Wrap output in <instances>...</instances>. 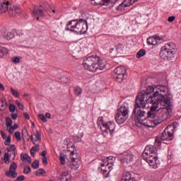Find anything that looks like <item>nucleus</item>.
<instances>
[{"label":"nucleus","mask_w":181,"mask_h":181,"mask_svg":"<svg viewBox=\"0 0 181 181\" xmlns=\"http://www.w3.org/2000/svg\"><path fill=\"white\" fill-rule=\"evenodd\" d=\"M146 107V101H145V94L144 92L139 93L136 98L135 105L132 115V118L148 128H155L159 124H162L163 121H166L169 118V113H166L168 110L165 109H158L155 106H151L150 110L147 112L145 117V107Z\"/></svg>","instance_id":"1"},{"label":"nucleus","mask_w":181,"mask_h":181,"mask_svg":"<svg viewBox=\"0 0 181 181\" xmlns=\"http://www.w3.org/2000/svg\"><path fill=\"white\" fill-rule=\"evenodd\" d=\"M140 93H144L145 96L147 95L148 98L146 100V103L152 104L153 107L158 108V105H160V110H166V113L172 114V110L173 105H172V98H170V93H169V88L168 86L158 85L155 88L148 86L146 90L141 91Z\"/></svg>","instance_id":"2"},{"label":"nucleus","mask_w":181,"mask_h":181,"mask_svg":"<svg viewBox=\"0 0 181 181\" xmlns=\"http://www.w3.org/2000/svg\"><path fill=\"white\" fill-rule=\"evenodd\" d=\"M83 65L86 70L92 71V73H101V71L105 69V64H103V60L95 56L87 57L83 60Z\"/></svg>","instance_id":"3"},{"label":"nucleus","mask_w":181,"mask_h":181,"mask_svg":"<svg viewBox=\"0 0 181 181\" xmlns=\"http://www.w3.org/2000/svg\"><path fill=\"white\" fill-rule=\"evenodd\" d=\"M87 21L81 18L78 20H71L66 25V30H69V32H74L75 33H78L81 35L83 33H86V30H87Z\"/></svg>","instance_id":"4"},{"label":"nucleus","mask_w":181,"mask_h":181,"mask_svg":"<svg viewBox=\"0 0 181 181\" xmlns=\"http://www.w3.org/2000/svg\"><path fill=\"white\" fill-rule=\"evenodd\" d=\"M129 107H128V104H123L117 110V113L115 117V121L117 124L121 125V124H124L127 119H128V117H129Z\"/></svg>","instance_id":"5"},{"label":"nucleus","mask_w":181,"mask_h":181,"mask_svg":"<svg viewBox=\"0 0 181 181\" xmlns=\"http://www.w3.org/2000/svg\"><path fill=\"white\" fill-rule=\"evenodd\" d=\"M98 127L103 132H106L107 134L109 132L110 135H112L114 131H115V123L112 122L105 123L104 122V118L103 117H100L98 119Z\"/></svg>","instance_id":"6"},{"label":"nucleus","mask_w":181,"mask_h":181,"mask_svg":"<svg viewBox=\"0 0 181 181\" xmlns=\"http://www.w3.org/2000/svg\"><path fill=\"white\" fill-rule=\"evenodd\" d=\"M171 126L167 127L164 131L161 133L160 137H157L155 141L156 146H160V141H172L173 139V130L170 129Z\"/></svg>","instance_id":"7"},{"label":"nucleus","mask_w":181,"mask_h":181,"mask_svg":"<svg viewBox=\"0 0 181 181\" xmlns=\"http://www.w3.org/2000/svg\"><path fill=\"white\" fill-rule=\"evenodd\" d=\"M112 157L102 158V163H100L102 168L105 166V169L102 168L103 176L105 177H108V175H110V172L112 170V165H114V160H112Z\"/></svg>","instance_id":"8"},{"label":"nucleus","mask_w":181,"mask_h":181,"mask_svg":"<svg viewBox=\"0 0 181 181\" xmlns=\"http://www.w3.org/2000/svg\"><path fill=\"white\" fill-rule=\"evenodd\" d=\"M142 158L144 160H146V162L153 168V169H158L159 164L160 163L158 158H155V157L146 152V150L143 152Z\"/></svg>","instance_id":"9"},{"label":"nucleus","mask_w":181,"mask_h":181,"mask_svg":"<svg viewBox=\"0 0 181 181\" xmlns=\"http://www.w3.org/2000/svg\"><path fill=\"white\" fill-rule=\"evenodd\" d=\"M114 77L116 78L118 83H122L125 77H127V69L120 66H117L114 70Z\"/></svg>","instance_id":"10"},{"label":"nucleus","mask_w":181,"mask_h":181,"mask_svg":"<svg viewBox=\"0 0 181 181\" xmlns=\"http://www.w3.org/2000/svg\"><path fill=\"white\" fill-rule=\"evenodd\" d=\"M72 150H71V149ZM68 152H70V158L71 160V163L69 165L71 169H78V163L76 161L77 159V150H74V146H71V147H67Z\"/></svg>","instance_id":"11"},{"label":"nucleus","mask_w":181,"mask_h":181,"mask_svg":"<svg viewBox=\"0 0 181 181\" xmlns=\"http://www.w3.org/2000/svg\"><path fill=\"white\" fill-rule=\"evenodd\" d=\"M175 54H172V52H170V51H168V49H165L163 48V47H161L160 52V57L163 59V60H167V62H172L173 59H175Z\"/></svg>","instance_id":"12"},{"label":"nucleus","mask_w":181,"mask_h":181,"mask_svg":"<svg viewBox=\"0 0 181 181\" xmlns=\"http://www.w3.org/2000/svg\"><path fill=\"white\" fill-rule=\"evenodd\" d=\"M134 154L131 152H124L121 158V162L123 165H131L134 160Z\"/></svg>","instance_id":"13"},{"label":"nucleus","mask_w":181,"mask_h":181,"mask_svg":"<svg viewBox=\"0 0 181 181\" xmlns=\"http://www.w3.org/2000/svg\"><path fill=\"white\" fill-rule=\"evenodd\" d=\"M16 169H18V165L15 162H13L10 165L8 171L6 172V176H8V177H13V179H15L18 176Z\"/></svg>","instance_id":"14"},{"label":"nucleus","mask_w":181,"mask_h":181,"mask_svg":"<svg viewBox=\"0 0 181 181\" xmlns=\"http://www.w3.org/2000/svg\"><path fill=\"white\" fill-rule=\"evenodd\" d=\"M8 16L13 18V16H19L22 13V8L18 6L11 5L8 9Z\"/></svg>","instance_id":"15"},{"label":"nucleus","mask_w":181,"mask_h":181,"mask_svg":"<svg viewBox=\"0 0 181 181\" xmlns=\"http://www.w3.org/2000/svg\"><path fill=\"white\" fill-rule=\"evenodd\" d=\"M144 151L154 158V159H158V149H156V147L153 146H146Z\"/></svg>","instance_id":"16"},{"label":"nucleus","mask_w":181,"mask_h":181,"mask_svg":"<svg viewBox=\"0 0 181 181\" xmlns=\"http://www.w3.org/2000/svg\"><path fill=\"white\" fill-rule=\"evenodd\" d=\"M163 48L165 49L167 51L171 52L173 54L176 56V52H177V48L176 45L173 42H169L165 45Z\"/></svg>","instance_id":"17"},{"label":"nucleus","mask_w":181,"mask_h":181,"mask_svg":"<svg viewBox=\"0 0 181 181\" xmlns=\"http://www.w3.org/2000/svg\"><path fill=\"white\" fill-rule=\"evenodd\" d=\"M11 7V4L9 1H4L0 4V13H5V12H9V8Z\"/></svg>","instance_id":"18"},{"label":"nucleus","mask_w":181,"mask_h":181,"mask_svg":"<svg viewBox=\"0 0 181 181\" xmlns=\"http://www.w3.org/2000/svg\"><path fill=\"white\" fill-rule=\"evenodd\" d=\"M30 139L31 142H33L34 145H36V142H37V141H42V134H40V132L37 130L36 134H33L30 136Z\"/></svg>","instance_id":"19"},{"label":"nucleus","mask_w":181,"mask_h":181,"mask_svg":"<svg viewBox=\"0 0 181 181\" xmlns=\"http://www.w3.org/2000/svg\"><path fill=\"white\" fill-rule=\"evenodd\" d=\"M158 40H160V37L159 36H152L147 38V44L151 45H158Z\"/></svg>","instance_id":"20"},{"label":"nucleus","mask_w":181,"mask_h":181,"mask_svg":"<svg viewBox=\"0 0 181 181\" xmlns=\"http://www.w3.org/2000/svg\"><path fill=\"white\" fill-rule=\"evenodd\" d=\"M3 37L6 40H11L15 37V34L12 31H8V30H4L2 33Z\"/></svg>","instance_id":"21"},{"label":"nucleus","mask_w":181,"mask_h":181,"mask_svg":"<svg viewBox=\"0 0 181 181\" xmlns=\"http://www.w3.org/2000/svg\"><path fill=\"white\" fill-rule=\"evenodd\" d=\"M33 13L35 17H37V21H39V16H45L43 10L40 9V8L36 6L33 8Z\"/></svg>","instance_id":"22"},{"label":"nucleus","mask_w":181,"mask_h":181,"mask_svg":"<svg viewBox=\"0 0 181 181\" xmlns=\"http://www.w3.org/2000/svg\"><path fill=\"white\" fill-rule=\"evenodd\" d=\"M131 180H135V179L132 177V175L131 174V173L127 172L123 174L120 181H131Z\"/></svg>","instance_id":"23"},{"label":"nucleus","mask_w":181,"mask_h":181,"mask_svg":"<svg viewBox=\"0 0 181 181\" xmlns=\"http://www.w3.org/2000/svg\"><path fill=\"white\" fill-rule=\"evenodd\" d=\"M61 181H71L70 176H69V172L64 171L60 176Z\"/></svg>","instance_id":"24"},{"label":"nucleus","mask_w":181,"mask_h":181,"mask_svg":"<svg viewBox=\"0 0 181 181\" xmlns=\"http://www.w3.org/2000/svg\"><path fill=\"white\" fill-rule=\"evenodd\" d=\"M21 158L23 162H28V163H32V159L30 158V156H29V155L26 153L21 154Z\"/></svg>","instance_id":"25"},{"label":"nucleus","mask_w":181,"mask_h":181,"mask_svg":"<svg viewBox=\"0 0 181 181\" xmlns=\"http://www.w3.org/2000/svg\"><path fill=\"white\" fill-rule=\"evenodd\" d=\"M8 52L9 51L6 47L0 45V59H1V57H4L5 54H8Z\"/></svg>","instance_id":"26"},{"label":"nucleus","mask_w":181,"mask_h":181,"mask_svg":"<svg viewBox=\"0 0 181 181\" xmlns=\"http://www.w3.org/2000/svg\"><path fill=\"white\" fill-rule=\"evenodd\" d=\"M136 1H138V0H124L122 2L124 3V6L128 8L129 6H131V5H134Z\"/></svg>","instance_id":"27"},{"label":"nucleus","mask_w":181,"mask_h":181,"mask_svg":"<svg viewBox=\"0 0 181 181\" xmlns=\"http://www.w3.org/2000/svg\"><path fill=\"white\" fill-rule=\"evenodd\" d=\"M144 54H146V51L145 49H140L136 54V57L137 59H141V57H144Z\"/></svg>","instance_id":"28"},{"label":"nucleus","mask_w":181,"mask_h":181,"mask_svg":"<svg viewBox=\"0 0 181 181\" xmlns=\"http://www.w3.org/2000/svg\"><path fill=\"white\" fill-rule=\"evenodd\" d=\"M59 160L61 162V164L66 165V155H64V153H60Z\"/></svg>","instance_id":"29"},{"label":"nucleus","mask_w":181,"mask_h":181,"mask_svg":"<svg viewBox=\"0 0 181 181\" xmlns=\"http://www.w3.org/2000/svg\"><path fill=\"white\" fill-rule=\"evenodd\" d=\"M74 93L76 95H81V93H83V89L80 88V86H76L74 88Z\"/></svg>","instance_id":"30"},{"label":"nucleus","mask_w":181,"mask_h":181,"mask_svg":"<svg viewBox=\"0 0 181 181\" xmlns=\"http://www.w3.org/2000/svg\"><path fill=\"white\" fill-rule=\"evenodd\" d=\"M11 91L13 97L16 98H19V92L17 90H15L13 88H11Z\"/></svg>","instance_id":"31"},{"label":"nucleus","mask_w":181,"mask_h":181,"mask_svg":"<svg viewBox=\"0 0 181 181\" xmlns=\"http://www.w3.org/2000/svg\"><path fill=\"white\" fill-rule=\"evenodd\" d=\"M103 0H91L92 5H94L95 6H101V2Z\"/></svg>","instance_id":"32"},{"label":"nucleus","mask_w":181,"mask_h":181,"mask_svg":"<svg viewBox=\"0 0 181 181\" xmlns=\"http://www.w3.org/2000/svg\"><path fill=\"white\" fill-rule=\"evenodd\" d=\"M11 155L12 154H9V153H4V160L6 164H8V162H9V158H11Z\"/></svg>","instance_id":"33"},{"label":"nucleus","mask_w":181,"mask_h":181,"mask_svg":"<svg viewBox=\"0 0 181 181\" xmlns=\"http://www.w3.org/2000/svg\"><path fill=\"white\" fill-rule=\"evenodd\" d=\"M31 167L33 169H39V160H35V161H33V163L31 164Z\"/></svg>","instance_id":"34"},{"label":"nucleus","mask_w":181,"mask_h":181,"mask_svg":"<svg viewBox=\"0 0 181 181\" xmlns=\"http://www.w3.org/2000/svg\"><path fill=\"white\" fill-rule=\"evenodd\" d=\"M6 150L8 152H13V151H16V146H15V144H11L9 147L6 148Z\"/></svg>","instance_id":"35"},{"label":"nucleus","mask_w":181,"mask_h":181,"mask_svg":"<svg viewBox=\"0 0 181 181\" xmlns=\"http://www.w3.org/2000/svg\"><path fill=\"white\" fill-rule=\"evenodd\" d=\"M36 176H40V175H43L44 173H46V170H45V169L43 168H40L39 170H37L36 172Z\"/></svg>","instance_id":"36"},{"label":"nucleus","mask_w":181,"mask_h":181,"mask_svg":"<svg viewBox=\"0 0 181 181\" xmlns=\"http://www.w3.org/2000/svg\"><path fill=\"white\" fill-rule=\"evenodd\" d=\"M125 8H127V6H125V4H124L123 1L122 2V4H120L118 6L117 10V11H125Z\"/></svg>","instance_id":"37"},{"label":"nucleus","mask_w":181,"mask_h":181,"mask_svg":"<svg viewBox=\"0 0 181 181\" xmlns=\"http://www.w3.org/2000/svg\"><path fill=\"white\" fill-rule=\"evenodd\" d=\"M30 172H32V169H30V167L26 166L24 168L23 173H25V175H29Z\"/></svg>","instance_id":"38"},{"label":"nucleus","mask_w":181,"mask_h":181,"mask_svg":"<svg viewBox=\"0 0 181 181\" xmlns=\"http://www.w3.org/2000/svg\"><path fill=\"white\" fill-rule=\"evenodd\" d=\"M38 118L42 121V122H47V119H46V116L43 114L38 115Z\"/></svg>","instance_id":"39"},{"label":"nucleus","mask_w":181,"mask_h":181,"mask_svg":"<svg viewBox=\"0 0 181 181\" xmlns=\"http://www.w3.org/2000/svg\"><path fill=\"white\" fill-rule=\"evenodd\" d=\"M11 61L13 63L18 64V63L21 62V59L19 58V57H15L11 59Z\"/></svg>","instance_id":"40"},{"label":"nucleus","mask_w":181,"mask_h":181,"mask_svg":"<svg viewBox=\"0 0 181 181\" xmlns=\"http://www.w3.org/2000/svg\"><path fill=\"white\" fill-rule=\"evenodd\" d=\"M4 145H6V146L11 145V136H8L6 140L4 141Z\"/></svg>","instance_id":"41"},{"label":"nucleus","mask_w":181,"mask_h":181,"mask_svg":"<svg viewBox=\"0 0 181 181\" xmlns=\"http://www.w3.org/2000/svg\"><path fill=\"white\" fill-rule=\"evenodd\" d=\"M15 137L16 138L17 141H22V138L21 137L20 132H15Z\"/></svg>","instance_id":"42"},{"label":"nucleus","mask_w":181,"mask_h":181,"mask_svg":"<svg viewBox=\"0 0 181 181\" xmlns=\"http://www.w3.org/2000/svg\"><path fill=\"white\" fill-rule=\"evenodd\" d=\"M6 127L12 125V119L9 117H6Z\"/></svg>","instance_id":"43"},{"label":"nucleus","mask_w":181,"mask_h":181,"mask_svg":"<svg viewBox=\"0 0 181 181\" xmlns=\"http://www.w3.org/2000/svg\"><path fill=\"white\" fill-rule=\"evenodd\" d=\"M111 4L110 0H102L100 6H103V5H110Z\"/></svg>","instance_id":"44"},{"label":"nucleus","mask_w":181,"mask_h":181,"mask_svg":"<svg viewBox=\"0 0 181 181\" xmlns=\"http://www.w3.org/2000/svg\"><path fill=\"white\" fill-rule=\"evenodd\" d=\"M16 104L18 105L19 110H23V105L19 100H16Z\"/></svg>","instance_id":"45"},{"label":"nucleus","mask_w":181,"mask_h":181,"mask_svg":"<svg viewBox=\"0 0 181 181\" xmlns=\"http://www.w3.org/2000/svg\"><path fill=\"white\" fill-rule=\"evenodd\" d=\"M8 110L10 112H15V105L13 104H10L8 106Z\"/></svg>","instance_id":"46"},{"label":"nucleus","mask_w":181,"mask_h":181,"mask_svg":"<svg viewBox=\"0 0 181 181\" xmlns=\"http://www.w3.org/2000/svg\"><path fill=\"white\" fill-rule=\"evenodd\" d=\"M6 129H7V130L8 131V132L10 134H13V132L15 131V130H13V127H12V125L11 126H6Z\"/></svg>","instance_id":"47"},{"label":"nucleus","mask_w":181,"mask_h":181,"mask_svg":"<svg viewBox=\"0 0 181 181\" xmlns=\"http://www.w3.org/2000/svg\"><path fill=\"white\" fill-rule=\"evenodd\" d=\"M124 49V45L121 43H119L116 45V50H122Z\"/></svg>","instance_id":"48"},{"label":"nucleus","mask_w":181,"mask_h":181,"mask_svg":"<svg viewBox=\"0 0 181 181\" xmlns=\"http://www.w3.org/2000/svg\"><path fill=\"white\" fill-rule=\"evenodd\" d=\"M22 135H27L28 136H29V132L28 131V129L26 128H24L22 130Z\"/></svg>","instance_id":"49"},{"label":"nucleus","mask_w":181,"mask_h":181,"mask_svg":"<svg viewBox=\"0 0 181 181\" xmlns=\"http://www.w3.org/2000/svg\"><path fill=\"white\" fill-rule=\"evenodd\" d=\"M35 146H33L31 148L32 150L34 151V152H36V151H37V149H39V144H36L35 143Z\"/></svg>","instance_id":"50"},{"label":"nucleus","mask_w":181,"mask_h":181,"mask_svg":"<svg viewBox=\"0 0 181 181\" xmlns=\"http://www.w3.org/2000/svg\"><path fill=\"white\" fill-rule=\"evenodd\" d=\"M42 163L45 165V166H46V165H47V157H43L42 158Z\"/></svg>","instance_id":"51"},{"label":"nucleus","mask_w":181,"mask_h":181,"mask_svg":"<svg viewBox=\"0 0 181 181\" xmlns=\"http://www.w3.org/2000/svg\"><path fill=\"white\" fill-rule=\"evenodd\" d=\"M176 19V17L175 16H170L168 18V22H173Z\"/></svg>","instance_id":"52"},{"label":"nucleus","mask_w":181,"mask_h":181,"mask_svg":"<svg viewBox=\"0 0 181 181\" xmlns=\"http://www.w3.org/2000/svg\"><path fill=\"white\" fill-rule=\"evenodd\" d=\"M11 117L12 119H18V114H16V113L11 114Z\"/></svg>","instance_id":"53"},{"label":"nucleus","mask_w":181,"mask_h":181,"mask_svg":"<svg viewBox=\"0 0 181 181\" xmlns=\"http://www.w3.org/2000/svg\"><path fill=\"white\" fill-rule=\"evenodd\" d=\"M23 116L25 118V119H30V116H29V114L24 112Z\"/></svg>","instance_id":"54"},{"label":"nucleus","mask_w":181,"mask_h":181,"mask_svg":"<svg viewBox=\"0 0 181 181\" xmlns=\"http://www.w3.org/2000/svg\"><path fill=\"white\" fill-rule=\"evenodd\" d=\"M1 138H3V139H6V134H5V132L1 131Z\"/></svg>","instance_id":"55"},{"label":"nucleus","mask_w":181,"mask_h":181,"mask_svg":"<svg viewBox=\"0 0 181 181\" xmlns=\"http://www.w3.org/2000/svg\"><path fill=\"white\" fill-rule=\"evenodd\" d=\"M30 154L32 156L35 157V156L36 155V151H35L34 150H32V148L30 150Z\"/></svg>","instance_id":"56"},{"label":"nucleus","mask_w":181,"mask_h":181,"mask_svg":"<svg viewBox=\"0 0 181 181\" xmlns=\"http://www.w3.org/2000/svg\"><path fill=\"white\" fill-rule=\"evenodd\" d=\"M47 152L46 151H43L41 153V156H42L43 158H46V155H47Z\"/></svg>","instance_id":"57"},{"label":"nucleus","mask_w":181,"mask_h":181,"mask_svg":"<svg viewBox=\"0 0 181 181\" xmlns=\"http://www.w3.org/2000/svg\"><path fill=\"white\" fill-rule=\"evenodd\" d=\"M0 90H1V91H5V86H4V85L1 83H0Z\"/></svg>","instance_id":"58"},{"label":"nucleus","mask_w":181,"mask_h":181,"mask_svg":"<svg viewBox=\"0 0 181 181\" xmlns=\"http://www.w3.org/2000/svg\"><path fill=\"white\" fill-rule=\"evenodd\" d=\"M45 117H46L47 118L50 119L51 117H52V115H50V113H49V112H47V113L45 114Z\"/></svg>","instance_id":"59"},{"label":"nucleus","mask_w":181,"mask_h":181,"mask_svg":"<svg viewBox=\"0 0 181 181\" xmlns=\"http://www.w3.org/2000/svg\"><path fill=\"white\" fill-rule=\"evenodd\" d=\"M13 130L15 131V129H16L18 128V124H15L13 127Z\"/></svg>","instance_id":"60"},{"label":"nucleus","mask_w":181,"mask_h":181,"mask_svg":"<svg viewBox=\"0 0 181 181\" xmlns=\"http://www.w3.org/2000/svg\"><path fill=\"white\" fill-rule=\"evenodd\" d=\"M118 0H110V4H115Z\"/></svg>","instance_id":"61"},{"label":"nucleus","mask_w":181,"mask_h":181,"mask_svg":"<svg viewBox=\"0 0 181 181\" xmlns=\"http://www.w3.org/2000/svg\"><path fill=\"white\" fill-rule=\"evenodd\" d=\"M112 52H114V48H111V49H110V53H112Z\"/></svg>","instance_id":"62"},{"label":"nucleus","mask_w":181,"mask_h":181,"mask_svg":"<svg viewBox=\"0 0 181 181\" xmlns=\"http://www.w3.org/2000/svg\"><path fill=\"white\" fill-rule=\"evenodd\" d=\"M13 156V159H15V153H12Z\"/></svg>","instance_id":"63"},{"label":"nucleus","mask_w":181,"mask_h":181,"mask_svg":"<svg viewBox=\"0 0 181 181\" xmlns=\"http://www.w3.org/2000/svg\"><path fill=\"white\" fill-rule=\"evenodd\" d=\"M52 12H54V13H56V10H53Z\"/></svg>","instance_id":"64"}]
</instances>
